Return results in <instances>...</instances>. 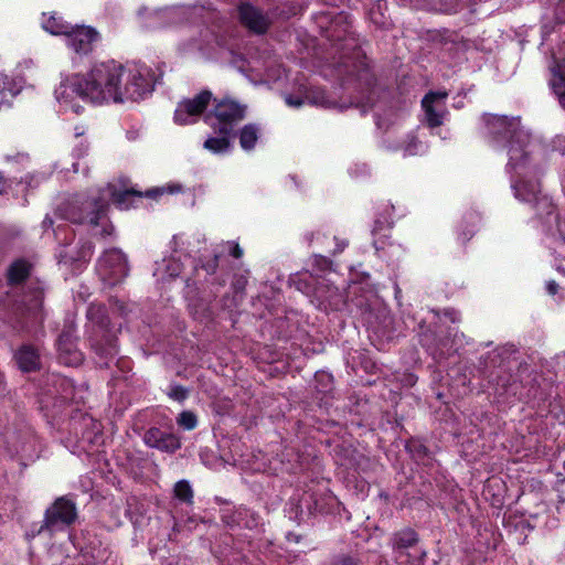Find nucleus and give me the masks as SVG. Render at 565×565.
<instances>
[{
  "label": "nucleus",
  "mask_w": 565,
  "mask_h": 565,
  "mask_svg": "<svg viewBox=\"0 0 565 565\" xmlns=\"http://www.w3.org/2000/svg\"><path fill=\"white\" fill-rule=\"evenodd\" d=\"M238 17L241 23L255 34H264L270 25L268 15L249 3L239 6Z\"/></svg>",
  "instance_id": "nucleus-8"
},
{
  "label": "nucleus",
  "mask_w": 565,
  "mask_h": 565,
  "mask_svg": "<svg viewBox=\"0 0 565 565\" xmlns=\"http://www.w3.org/2000/svg\"><path fill=\"white\" fill-rule=\"evenodd\" d=\"M546 290L550 295L554 296L557 294L558 285L554 280H550L546 282Z\"/></svg>",
  "instance_id": "nucleus-30"
},
{
  "label": "nucleus",
  "mask_w": 565,
  "mask_h": 565,
  "mask_svg": "<svg viewBox=\"0 0 565 565\" xmlns=\"http://www.w3.org/2000/svg\"><path fill=\"white\" fill-rule=\"evenodd\" d=\"M175 191H180V188L178 186V188L175 189ZM169 192H174V189L170 188V189H169Z\"/></svg>",
  "instance_id": "nucleus-35"
},
{
  "label": "nucleus",
  "mask_w": 565,
  "mask_h": 565,
  "mask_svg": "<svg viewBox=\"0 0 565 565\" xmlns=\"http://www.w3.org/2000/svg\"><path fill=\"white\" fill-rule=\"evenodd\" d=\"M106 196L103 191L98 195L76 199L67 212L66 217L74 223L96 226L106 214Z\"/></svg>",
  "instance_id": "nucleus-4"
},
{
  "label": "nucleus",
  "mask_w": 565,
  "mask_h": 565,
  "mask_svg": "<svg viewBox=\"0 0 565 565\" xmlns=\"http://www.w3.org/2000/svg\"><path fill=\"white\" fill-rule=\"evenodd\" d=\"M285 102L291 107H300L303 105V99L299 97L286 96Z\"/></svg>",
  "instance_id": "nucleus-27"
},
{
  "label": "nucleus",
  "mask_w": 565,
  "mask_h": 565,
  "mask_svg": "<svg viewBox=\"0 0 565 565\" xmlns=\"http://www.w3.org/2000/svg\"><path fill=\"white\" fill-rule=\"evenodd\" d=\"M246 116V106L232 99L218 102L205 121L218 135H232L234 127Z\"/></svg>",
  "instance_id": "nucleus-3"
},
{
  "label": "nucleus",
  "mask_w": 565,
  "mask_h": 565,
  "mask_svg": "<svg viewBox=\"0 0 565 565\" xmlns=\"http://www.w3.org/2000/svg\"><path fill=\"white\" fill-rule=\"evenodd\" d=\"M311 103L316 104V105L323 106V107H329L330 106L328 100L324 98V96L315 97V98L311 99Z\"/></svg>",
  "instance_id": "nucleus-31"
},
{
  "label": "nucleus",
  "mask_w": 565,
  "mask_h": 565,
  "mask_svg": "<svg viewBox=\"0 0 565 565\" xmlns=\"http://www.w3.org/2000/svg\"><path fill=\"white\" fill-rule=\"evenodd\" d=\"M231 136L232 135H220L218 137H209L204 141V149L212 153H225L231 149Z\"/></svg>",
  "instance_id": "nucleus-17"
},
{
  "label": "nucleus",
  "mask_w": 565,
  "mask_h": 565,
  "mask_svg": "<svg viewBox=\"0 0 565 565\" xmlns=\"http://www.w3.org/2000/svg\"><path fill=\"white\" fill-rule=\"evenodd\" d=\"M143 440L149 447L166 452H174L181 447L180 439L175 435L162 431L159 428L147 430Z\"/></svg>",
  "instance_id": "nucleus-10"
},
{
  "label": "nucleus",
  "mask_w": 565,
  "mask_h": 565,
  "mask_svg": "<svg viewBox=\"0 0 565 565\" xmlns=\"http://www.w3.org/2000/svg\"><path fill=\"white\" fill-rule=\"evenodd\" d=\"M168 396L172 399L182 402L188 397V390L181 385H173L170 388Z\"/></svg>",
  "instance_id": "nucleus-25"
},
{
  "label": "nucleus",
  "mask_w": 565,
  "mask_h": 565,
  "mask_svg": "<svg viewBox=\"0 0 565 565\" xmlns=\"http://www.w3.org/2000/svg\"><path fill=\"white\" fill-rule=\"evenodd\" d=\"M177 423L184 429L191 430L196 427L198 418L194 413L184 411L179 415Z\"/></svg>",
  "instance_id": "nucleus-24"
},
{
  "label": "nucleus",
  "mask_w": 565,
  "mask_h": 565,
  "mask_svg": "<svg viewBox=\"0 0 565 565\" xmlns=\"http://www.w3.org/2000/svg\"><path fill=\"white\" fill-rule=\"evenodd\" d=\"M418 541L417 534L412 529H404L394 534L392 545L394 548H408Z\"/></svg>",
  "instance_id": "nucleus-19"
},
{
  "label": "nucleus",
  "mask_w": 565,
  "mask_h": 565,
  "mask_svg": "<svg viewBox=\"0 0 565 565\" xmlns=\"http://www.w3.org/2000/svg\"><path fill=\"white\" fill-rule=\"evenodd\" d=\"M29 274L30 265L25 260H17L8 269V280L10 284H20Z\"/></svg>",
  "instance_id": "nucleus-18"
},
{
  "label": "nucleus",
  "mask_w": 565,
  "mask_h": 565,
  "mask_svg": "<svg viewBox=\"0 0 565 565\" xmlns=\"http://www.w3.org/2000/svg\"><path fill=\"white\" fill-rule=\"evenodd\" d=\"M167 192V189L166 188H154V189H151V190H148L145 195L148 196V198H157L163 193Z\"/></svg>",
  "instance_id": "nucleus-28"
},
{
  "label": "nucleus",
  "mask_w": 565,
  "mask_h": 565,
  "mask_svg": "<svg viewBox=\"0 0 565 565\" xmlns=\"http://www.w3.org/2000/svg\"><path fill=\"white\" fill-rule=\"evenodd\" d=\"M556 95L558 96V99H559V103L562 104V106L565 107V90H563L562 93H558Z\"/></svg>",
  "instance_id": "nucleus-33"
},
{
  "label": "nucleus",
  "mask_w": 565,
  "mask_h": 565,
  "mask_svg": "<svg viewBox=\"0 0 565 565\" xmlns=\"http://www.w3.org/2000/svg\"><path fill=\"white\" fill-rule=\"evenodd\" d=\"M104 311H105L104 307H100V306H90V307L88 308L87 316H88V318H89V319H94V316H95L96 313H98V315H99V313H100V315H103V313H104Z\"/></svg>",
  "instance_id": "nucleus-29"
},
{
  "label": "nucleus",
  "mask_w": 565,
  "mask_h": 565,
  "mask_svg": "<svg viewBox=\"0 0 565 565\" xmlns=\"http://www.w3.org/2000/svg\"><path fill=\"white\" fill-rule=\"evenodd\" d=\"M515 196L522 201L535 202L542 194L539 182H521L513 185Z\"/></svg>",
  "instance_id": "nucleus-16"
},
{
  "label": "nucleus",
  "mask_w": 565,
  "mask_h": 565,
  "mask_svg": "<svg viewBox=\"0 0 565 565\" xmlns=\"http://www.w3.org/2000/svg\"><path fill=\"white\" fill-rule=\"evenodd\" d=\"M102 191L103 194L106 196V205L108 204V199H113L117 206L122 210L130 207L132 196H142L141 192L135 190L117 191L113 184H108Z\"/></svg>",
  "instance_id": "nucleus-13"
},
{
  "label": "nucleus",
  "mask_w": 565,
  "mask_h": 565,
  "mask_svg": "<svg viewBox=\"0 0 565 565\" xmlns=\"http://www.w3.org/2000/svg\"><path fill=\"white\" fill-rule=\"evenodd\" d=\"M99 39L96 30L88 26L71 28L66 34L67 45L77 54H87L93 50V44Z\"/></svg>",
  "instance_id": "nucleus-9"
},
{
  "label": "nucleus",
  "mask_w": 565,
  "mask_h": 565,
  "mask_svg": "<svg viewBox=\"0 0 565 565\" xmlns=\"http://www.w3.org/2000/svg\"><path fill=\"white\" fill-rule=\"evenodd\" d=\"M482 119L493 138L502 135L509 139V166L514 169L518 168L521 161L526 158L524 148L529 142V135L521 128L520 119L492 114H484Z\"/></svg>",
  "instance_id": "nucleus-2"
},
{
  "label": "nucleus",
  "mask_w": 565,
  "mask_h": 565,
  "mask_svg": "<svg viewBox=\"0 0 565 565\" xmlns=\"http://www.w3.org/2000/svg\"><path fill=\"white\" fill-rule=\"evenodd\" d=\"M552 78L550 85L555 94L565 90V62L557 63L551 68Z\"/></svg>",
  "instance_id": "nucleus-20"
},
{
  "label": "nucleus",
  "mask_w": 565,
  "mask_h": 565,
  "mask_svg": "<svg viewBox=\"0 0 565 565\" xmlns=\"http://www.w3.org/2000/svg\"><path fill=\"white\" fill-rule=\"evenodd\" d=\"M535 209L537 211V214L541 218L543 217H552L555 214V206L547 195H541L535 202H534Z\"/></svg>",
  "instance_id": "nucleus-22"
},
{
  "label": "nucleus",
  "mask_w": 565,
  "mask_h": 565,
  "mask_svg": "<svg viewBox=\"0 0 565 565\" xmlns=\"http://www.w3.org/2000/svg\"><path fill=\"white\" fill-rule=\"evenodd\" d=\"M43 28L45 31L50 32L54 35L60 34H68V31L72 26L65 23L61 18L55 15H50L43 21Z\"/></svg>",
  "instance_id": "nucleus-21"
},
{
  "label": "nucleus",
  "mask_w": 565,
  "mask_h": 565,
  "mask_svg": "<svg viewBox=\"0 0 565 565\" xmlns=\"http://www.w3.org/2000/svg\"><path fill=\"white\" fill-rule=\"evenodd\" d=\"M260 128L256 124L245 125L238 134L239 145L245 151H250L255 148L259 138Z\"/></svg>",
  "instance_id": "nucleus-15"
},
{
  "label": "nucleus",
  "mask_w": 565,
  "mask_h": 565,
  "mask_svg": "<svg viewBox=\"0 0 565 565\" xmlns=\"http://www.w3.org/2000/svg\"><path fill=\"white\" fill-rule=\"evenodd\" d=\"M174 494L179 500L186 503H192L193 491L188 481H178L174 486Z\"/></svg>",
  "instance_id": "nucleus-23"
},
{
  "label": "nucleus",
  "mask_w": 565,
  "mask_h": 565,
  "mask_svg": "<svg viewBox=\"0 0 565 565\" xmlns=\"http://www.w3.org/2000/svg\"><path fill=\"white\" fill-rule=\"evenodd\" d=\"M447 97V93H428L422 100V106L425 110L426 121L429 127H439L443 124V111L437 110L434 107V103L437 99H445Z\"/></svg>",
  "instance_id": "nucleus-12"
},
{
  "label": "nucleus",
  "mask_w": 565,
  "mask_h": 565,
  "mask_svg": "<svg viewBox=\"0 0 565 565\" xmlns=\"http://www.w3.org/2000/svg\"><path fill=\"white\" fill-rule=\"evenodd\" d=\"M60 360L66 365H78L83 361L82 353L75 348L70 332H63L57 341Z\"/></svg>",
  "instance_id": "nucleus-11"
},
{
  "label": "nucleus",
  "mask_w": 565,
  "mask_h": 565,
  "mask_svg": "<svg viewBox=\"0 0 565 565\" xmlns=\"http://www.w3.org/2000/svg\"><path fill=\"white\" fill-rule=\"evenodd\" d=\"M15 360L19 367L24 372L35 371L40 366L39 354L31 347L21 348L15 354Z\"/></svg>",
  "instance_id": "nucleus-14"
},
{
  "label": "nucleus",
  "mask_w": 565,
  "mask_h": 565,
  "mask_svg": "<svg viewBox=\"0 0 565 565\" xmlns=\"http://www.w3.org/2000/svg\"><path fill=\"white\" fill-rule=\"evenodd\" d=\"M98 269L103 279H107L111 284H116L128 275L126 256L118 249L107 250L99 258Z\"/></svg>",
  "instance_id": "nucleus-7"
},
{
  "label": "nucleus",
  "mask_w": 565,
  "mask_h": 565,
  "mask_svg": "<svg viewBox=\"0 0 565 565\" xmlns=\"http://www.w3.org/2000/svg\"><path fill=\"white\" fill-rule=\"evenodd\" d=\"M212 99L210 90H202L192 98L181 100L174 111V121L178 125H191L198 121Z\"/></svg>",
  "instance_id": "nucleus-6"
},
{
  "label": "nucleus",
  "mask_w": 565,
  "mask_h": 565,
  "mask_svg": "<svg viewBox=\"0 0 565 565\" xmlns=\"http://www.w3.org/2000/svg\"><path fill=\"white\" fill-rule=\"evenodd\" d=\"M47 223H49L50 225H52V224H53V221H52L51 218H45V220H44V224H47Z\"/></svg>",
  "instance_id": "nucleus-34"
},
{
  "label": "nucleus",
  "mask_w": 565,
  "mask_h": 565,
  "mask_svg": "<svg viewBox=\"0 0 565 565\" xmlns=\"http://www.w3.org/2000/svg\"><path fill=\"white\" fill-rule=\"evenodd\" d=\"M335 565H356V563L354 559L347 557L339 561Z\"/></svg>",
  "instance_id": "nucleus-32"
},
{
  "label": "nucleus",
  "mask_w": 565,
  "mask_h": 565,
  "mask_svg": "<svg viewBox=\"0 0 565 565\" xmlns=\"http://www.w3.org/2000/svg\"><path fill=\"white\" fill-rule=\"evenodd\" d=\"M77 519V508L67 497L57 498L45 511L40 532L54 530L57 526H68Z\"/></svg>",
  "instance_id": "nucleus-5"
},
{
  "label": "nucleus",
  "mask_w": 565,
  "mask_h": 565,
  "mask_svg": "<svg viewBox=\"0 0 565 565\" xmlns=\"http://www.w3.org/2000/svg\"><path fill=\"white\" fill-rule=\"evenodd\" d=\"M152 90L146 71L110 60L96 63L86 74L67 77L56 89L58 99L78 97L92 104L138 100Z\"/></svg>",
  "instance_id": "nucleus-1"
},
{
  "label": "nucleus",
  "mask_w": 565,
  "mask_h": 565,
  "mask_svg": "<svg viewBox=\"0 0 565 565\" xmlns=\"http://www.w3.org/2000/svg\"><path fill=\"white\" fill-rule=\"evenodd\" d=\"M226 245L228 246L230 253L235 258H241L243 256V249L239 247V245L235 242H227Z\"/></svg>",
  "instance_id": "nucleus-26"
}]
</instances>
